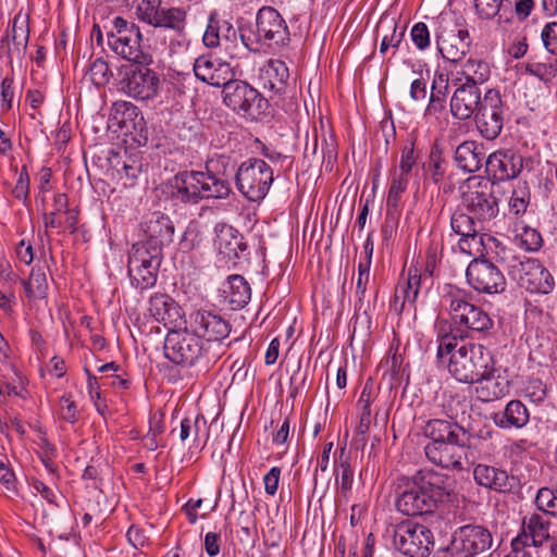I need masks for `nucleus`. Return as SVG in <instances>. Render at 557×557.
Masks as SVG:
<instances>
[{"label":"nucleus","instance_id":"obj_1","mask_svg":"<svg viewBox=\"0 0 557 557\" xmlns=\"http://www.w3.org/2000/svg\"><path fill=\"white\" fill-rule=\"evenodd\" d=\"M468 338V331H449L440 329L437 333L436 357L444 362L449 356L447 370L449 374L460 383L475 384L496 371L493 352L479 343H462L458 341Z\"/></svg>","mask_w":557,"mask_h":557},{"label":"nucleus","instance_id":"obj_2","mask_svg":"<svg viewBox=\"0 0 557 557\" xmlns=\"http://www.w3.org/2000/svg\"><path fill=\"white\" fill-rule=\"evenodd\" d=\"M423 433L431 442L424 447L426 458L446 469H462L471 435L457 423L442 419L426 422Z\"/></svg>","mask_w":557,"mask_h":557},{"label":"nucleus","instance_id":"obj_3","mask_svg":"<svg viewBox=\"0 0 557 557\" xmlns=\"http://www.w3.org/2000/svg\"><path fill=\"white\" fill-rule=\"evenodd\" d=\"M451 480L448 475L434 470H419L404 486H399L396 508L405 516L432 513L437 500L449 494Z\"/></svg>","mask_w":557,"mask_h":557},{"label":"nucleus","instance_id":"obj_4","mask_svg":"<svg viewBox=\"0 0 557 557\" xmlns=\"http://www.w3.org/2000/svg\"><path fill=\"white\" fill-rule=\"evenodd\" d=\"M164 356L181 367L208 371L223 354V346L205 342L191 329L171 330L164 341Z\"/></svg>","mask_w":557,"mask_h":557},{"label":"nucleus","instance_id":"obj_5","mask_svg":"<svg viewBox=\"0 0 557 557\" xmlns=\"http://www.w3.org/2000/svg\"><path fill=\"white\" fill-rule=\"evenodd\" d=\"M240 28L239 38L249 50L257 52L262 46L281 49L290 42V33L282 14L273 7L260 8L256 15V30Z\"/></svg>","mask_w":557,"mask_h":557},{"label":"nucleus","instance_id":"obj_6","mask_svg":"<svg viewBox=\"0 0 557 557\" xmlns=\"http://www.w3.org/2000/svg\"><path fill=\"white\" fill-rule=\"evenodd\" d=\"M461 206L480 223L491 221L498 214V199L490 178L472 176L460 187Z\"/></svg>","mask_w":557,"mask_h":557},{"label":"nucleus","instance_id":"obj_7","mask_svg":"<svg viewBox=\"0 0 557 557\" xmlns=\"http://www.w3.org/2000/svg\"><path fill=\"white\" fill-rule=\"evenodd\" d=\"M141 40L143 35L135 23L122 16L113 18L112 29L107 35V44L116 55L129 63H150L151 55L143 51Z\"/></svg>","mask_w":557,"mask_h":557},{"label":"nucleus","instance_id":"obj_8","mask_svg":"<svg viewBox=\"0 0 557 557\" xmlns=\"http://www.w3.org/2000/svg\"><path fill=\"white\" fill-rule=\"evenodd\" d=\"M148 65L149 63L135 62L121 65L117 71L119 90L137 100L157 97L160 78Z\"/></svg>","mask_w":557,"mask_h":557},{"label":"nucleus","instance_id":"obj_9","mask_svg":"<svg viewBox=\"0 0 557 557\" xmlns=\"http://www.w3.org/2000/svg\"><path fill=\"white\" fill-rule=\"evenodd\" d=\"M137 18L154 28L172 32L177 37L186 36L187 10L182 7H162V0H141L135 10Z\"/></svg>","mask_w":557,"mask_h":557},{"label":"nucleus","instance_id":"obj_10","mask_svg":"<svg viewBox=\"0 0 557 557\" xmlns=\"http://www.w3.org/2000/svg\"><path fill=\"white\" fill-rule=\"evenodd\" d=\"M273 170L262 159L251 158L237 169L235 183L240 194L249 201H260L273 183Z\"/></svg>","mask_w":557,"mask_h":557},{"label":"nucleus","instance_id":"obj_11","mask_svg":"<svg viewBox=\"0 0 557 557\" xmlns=\"http://www.w3.org/2000/svg\"><path fill=\"white\" fill-rule=\"evenodd\" d=\"M444 300L448 305V311L454 323L465 326V329L456 327L450 331H468V337L471 332L485 334L494 325L490 314L481 307H478L461 295L459 290L450 292L444 296Z\"/></svg>","mask_w":557,"mask_h":557},{"label":"nucleus","instance_id":"obj_12","mask_svg":"<svg viewBox=\"0 0 557 557\" xmlns=\"http://www.w3.org/2000/svg\"><path fill=\"white\" fill-rule=\"evenodd\" d=\"M508 274L521 288L532 294L547 295L555 287L553 275L537 259L512 257Z\"/></svg>","mask_w":557,"mask_h":557},{"label":"nucleus","instance_id":"obj_13","mask_svg":"<svg viewBox=\"0 0 557 557\" xmlns=\"http://www.w3.org/2000/svg\"><path fill=\"white\" fill-rule=\"evenodd\" d=\"M493 536L488 529L480 524H466L457 528L446 548V557H475L492 547Z\"/></svg>","mask_w":557,"mask_h":557},{"label":"nucleus","instance_id":"obj_14","mask_svg":"<svg viewBox=\"0 0 557 557\" xmlns=\"http://www.w3.org/2000/svg\"><path fill=\"white\" fill-rule=\"evenodd\" d=\"M222 94L224 104L242 115L255 116L267 108V100L257 89L234 77L223 86Z\"/></svg>","mask_w":557,"mask_h":557},{"label":"nucleus","instance_id":"obj_15","mask_svg":"<svg viewBox=\"0 0 557 557\" xmlns=\"http://www.w3.org/2000/svg\"><path fill=\"white\" fill-rule=\"evenodd\" d=\"M394 545L404 555L428 557L434 546V536L425 525L401 522L394 531Z\"/></svg>","mask_w":557,"mask_h":557},{"label":"nucleus","instance_id":"obj_16","mask_svg":"<svg viewBox=\"0 0 557 557\" xmlns=\"http://www.w3.org/2000/svg\"><path fill=\"white\" fill-rule=\"evenodd\" d=\"M506 108L502 95L496 89H488L483 96L482 106L475 113L476 128L487 140L497 138L504 127Z\"/></svg>","mask_w":557,"mask_h":557},{"label":"nucleus","instance_id":"obj_17","mask_svg":"<svg viewBox=\"0 0 557 557\" xmlns=\"http://www.w3.org/2000/svg\"><path fill=\"white\" fill-rule=\"evenodd\" d=\"M469 285L482 294H500L506 289V278L502 270L485 258L473 259L466 271Z\"/></svg>","mask_w":557,"mask_h":557},{"label":"nucleus","instance_id":"obj_18","mask_svg":"<svg viewBox=\"0 0 557 557\" xmlns=\"http://www.w3.org/2000/svg\"><path fill=\"white\" fill-rule=\"evenodd\" d=\"M523 157L513 149L497 150L485 161V172L495 182L510 181L519 176L523 170Z\"/></svg>","mask_w":557,"mask_h":557},{"label":"nucleus","instance_id":"obj_19","mask_svg":"<svg viewBox=\"0 0 557 557\" xmlns=\"http://www.w3.org/2000/svg\"><path fill=\"white\" fill-rule=\"evenodd\" d=\"M29 40V27L27 18L17 14L12 21L11 28L0 39V57H5L7 63L12 66L13 61H22L26 53Z\"/></svg>","mask_w":557,"mask_h":557},{"label":"nucleus","instance_id":"obj_20","mask_svg":"<svg viewBox=\"0 0 557 557\" xmlns=\"http://www.w3.org/2000/svg\"><path fill=\"white\" fill-rule=\"evenodd\" d=\"M190 329L205 342L222 345V339L231 332V324L215 312L197 310L190 314Z\"/></svg>","mask_w":557,"mask_h":557},{"label":"nucleus","instance_id":"obj_21","mask_svg":"<svg viewBox=\"0 0 557 557\" xmlns=\"http://www.w3.org/2000/svg\"><path fill=\"white\" fill-rule=\"evenodd\" d=\"M435 37L438 52L445 60L451 63L462 60L470 49L471 39L467 29L455 28L447 30L443 28L436 33Z\"/></svg>","mask_w":557,"mask_h":557},{"label":"nucleus","instance_id":"obj_22","mask_svg":"<svg viewBox=\"0 0 557 557\" xmlns=\"http://www.w3.org/2000/svg\"><path fill=\"white\" fill-rule=\"evenodd\" d=\"M194 73L198 79L214 87H223L234 77L230 63L211 54H203L195 60Z\"/></svg>","mask_w":557,"mask_h":557},{"label":"nucleus","instance_id":"obj_23","mask_svg":"<svg viewBox=\"0 0 557 557\" xmlns=\"http://www.w3.org/2000/svg\"><path fill=\"white\" fill-rule=\"evenodd\" d=\"M428 283V276L422 275V272L416 268L410 267L406 277H401L396 286L395 296L391 302V307L396 313L400 314L405 306H413L418 299L419 292L423 285Z\"/></svg>","mask_w":557,"mask_h":557},{"label":"nucleus","instance_id":"obj_24","mask_svg":"<svg viewBox=\"0 0 557 557\" xmlns=\"http://www.w3.org/2000/svg\"><path fill=\"white\" fill-rule=\"evenodd\" d=\"M549 515L532 512L523 517L522 531L513 540H520L522 549L540 547L550 537Z\"/></svg>","mask_w":557,"mask_h":557},{"label":"nucleus","instance_id":"obj_25","mask_svg":"<svg viewBox=\"0 0 557 557\" xmlns=\"http://www.w3.org/2000/svg\"><path fill=\"white\" fill-rule=\"evenodd\" d=\"M480 88L473 84H461L450 99V112L458 120L471 117L482 106Z\"/></svg>","mask_w":557,"mask_h":557},{"label":"nucleus","instance_id":"obj_26","mask_svg":"<svg viewBox=\"0 0 557 557\" xmlns=\"http://www.w3.org/2000/svg\"><path fill=\"white\" fill-rule=\"evenodd\" d=\"M140 226L146 235V240L153 245L156 244L163 248V246L171 244L173 240L174 224L168 215L159 211L147 214Z\"/></svg>","mask_w":557,"mask_h":557},{"label":"nucleus","instance_id":"obj_27","mask_svg":"<svg viewBox=\"0 0 557 557\" xmlns=\"http://www.w3.org/2000/svg\"><path fill=\"white\" fill-rule=\"evenodd\" d=\"M473 476L479 485L499 493H508L517 485V479L513 475L487 465H478L473 470Z\"/></svg>","mask_w":557,"mask_h":557},{"label":"nucleus","instance_id":"obj_28","mask_svg":"<svg viewBox=\"0 0 557 557\" xmlns=\"http://www.w3.org/2000/svg\"><path fill=\"white\" fill-rule=\"evenodd\" d=\"M214 230L216 234L215 245L219 252L227 261L238 259L239 253L247 248L243 235L236 228L225 223L216 224Z\"/></svg>","mask_w":557,"mask_h":557},{"label":"nucleus","instance_id":"obj_29","mask_svg":"<svg viewBox=\"0 0 557 557\" xmlns=\"http://www.w3.org/2000/svg\"><path fill=\"white\" fill-rule=\"evenodd\" d=\"M478 223L480 222L472 214L470 215V213L460 209L456 210L450 216V227L460 236L459 247L465 252L470 253V242L482 244Z\"/></svg>","mask_w":557,"mask_h":557},{"label":"nucleus","instance_id":"obj_30","mask_svg":"<svg viewBox=\"0 0 557 557\" xmlns=\"http://www.w3.org/2000/svg\"><path fill=\"white\" fill-rule=\"evenodd\" d=\"M304 157L311 161L332 163L337 158V145L333 135H326L322 129L319 135L314 129L312 138L307 139Z\"/></svg>","mask_w":557,"mask_h":557},{"label":"nucleus","instance_id":"obj_31","mask_svg":"<svg viewBox=\"0 0 557 557\" xmlns=\"http://www.w3.org/2000/svg\"><path fill=\"white\" fill-rule=\"evenodd\" d=\"M454 158L457 166L468 173L478 172L487 159L484 146L474 140L461 143L456 148Z\"/></svg>","mask_w":557,"mask_h":557},{"label":"nucleus","instance_id":"obj_32","mask_svg":"<svg viewBox=\"0 0 557 557\" xmlns=\"http://www.w3.org/2000/svg\"><path fill=\"white\" fill-rule=\"evenodd\" d=\"M162 258V247L153 245L148 240H143L133 245L128 255V262H133V270L138 274L139 267L145 268V264L150 270H159Z\"/></svg>","mask_w":557,"mask_h":557},{"label":"nucleus","instance_id":"obj_33","mask_svg":"<svg viewBox=\"0 0 557 557\" xmlns=\"http://www.w3.org/2000/svg\"><path fill=\"white\" fill-rule=\"evenodd\" d=\"M149 312L164 325L172 324L180 318V307L165 294H154L150 297Z\"/></svg>","mask_w":557,"mask_h":557},{"label":"nucleus","instance_id":"obj_34","mask_svg":"<svg viewBox=\"0 0 557 557\" xmlns=\"http://www.w3.org/2000/svg\"><path fill=\"white\" fill-rule=\"evenodd\" d=\"M289 71L285 62L270 60L262 74L264 88H269L275 95H283L286 89Z\"/></svg>","mask_w":557,"mask_h":557},{"label":"nucleus","instance_id":"obj_35","mask_svg":"<svg viewBox=\"0 0 557 557\" xmlns=\"http://www.w3.org/2000/svg\"><path fill=\"white\" fill-rule=\"evenodd\" d=\"M225 301L232 310L244 308L250 300L251 290L247 281L242 275H231L227 280V288L223 290Z\"/></svg>","mask_w":557,"mask_h":557},{"label":"nucleus","instance_id":"obj_36","mask_svg":"<svg viewBox=\"0 0 557 557\" xmlns=\"http://www.w3.org/2000/svg\"><path fill=\"white\" fill-rule=\"evenodd\" d=\"M199 175L200 172L185 171L173 177L172 187L180 199L193 203L199 201Z\"/></svg>","mask_w":557,"mask_h":557},{"label":"nucleus","instance_id":"obj_37","mask_svg":"<svg viewBox=\"0 0 557 557\" xmlns=\"http://www.w3.org/2000/svg\"><path fill=\"white\" fill-rule=\"evenodd\" d=\"M199 200L203 198H226L231 193L230 183L210 172H200L199 175Z\"/></svg>","mask_w":557,"mask_h":557},{"label":"nucleus","instance_id":"obj_38","mask_svg":"<svg viewBox=\"0 0 557 557\" xmlns=\"http://www.w3.org/2000/svg\"><path fill=\"white\" fill-rule=\"evenodd\" d=\"M529 410L527 409L524 404L521 403L520 400H510L505 407V410L500 419H495V423L498 426L505 429H520L529 422Z\"/></svg>","mask_w":557,"mask_h":557},{"label":"nucleus","instance_id":"obj_39","mask_svg":"<svg viewBox=\"0 0 557 557\" xmlns=\"http://www.w3.org/2000/svg\"><path fill=\"white\" fill-rule=\"evenodd\" d=\"M448 91V77L443 73H436L431 88L426 114H435L445 109L446 94Z\"/></svg>","mask_w":557,"mask_h":557},{"label":"nucleus","instance_id":"obj_40","mask_svg":"<svg viewBox=\"0 0 557 557\" xmlns=\"http://www.w3.org/2000/svg\"><path fill=\"white\" fill-rule=\"evenodd\" d=\"M383 30L384 34L382 36L380 52L385 53L389 48L395 50L398 49L403 38L405 36L406 28L404 26H399L395 21H382L376 32Z\"/></svg>","mask_w":557,"mask_h":557},{"label":"nucleus","instance_id":"obj_41","mask_svg":"<svg viewBox=\"0 0 557 557\" xmlns=\"http://www.w3.org/2000/svg\"><path fill=\"white\" fill-rule=\"evenodd\" d=\"M460 74L466 79L463 84H473L478 87V85L485 83L490 78L491 70L487 62L469 58L462 65Z\"/></svg>","mask_w":557,"mask_h":557},{"label":"nucleus","instance_id":"obj_42","mask_svg":"<svg viewBox=\"0 0 557 557\" xmlns=\"http://www.w3.org/2000/svg\"><path fill=\"white\" fill-rule=\"evenodd\" d=\"M22 284L28 299H44L47 296L48 282L45 271L41 268H33L28 280Z\"/></svg>","mask_w":557,"mask_h":557},{"label":"nucleus","instance_id":"obj_43","mask_svg":"<svg viewBox=\"0 0 557 557\" xmlns=\"http://www.w3.org/2000/svg\"><path fill=\"white\" fill-rule=\"evenodd\" d=\"M389 176L391 184L386 198V208L387 214H394L399 211L401 196L407 190L410 180L392 172H389Z\"/></svg>","mask_w":557,"mask_h":557},{"label":"nucleus","instance_id":"obj_44","mask_svg":"<svg viewBox=\"0 0 557 557\" xmlns=\"http://www.w3.org/2000/svg\"><path fill=\"white\" fill-rule=\"evenodd\" d=\"M138 108L128 101H116L111 109V117L120 128L128 129L135 126V120L139 116Z\"/></svg>","mask_w":557,"mask_h":557},{"label":"nucleus","instance_id":"obj_45","mask_svg":"<svg viewBox=\"0 0 557 557\" xmlns=\"http://www.w3.org/2000/svg\"><path fill=\"white\" fill-rule=\"evenodd\" d=\"M345 448L341 449L339 460L336 462V483L338 484L342 495L347 498L348 493L352 488L354 471L351 469L349 458L345 457Z\"/></svg>","mask_w":557,"mask_h":557},{"label":"nucleus","instance_id":"obj_46","mask_svg":"<svg viewBox=\"0 0 557 557\" xmlns=\"http://www.w3.org/2000/svg\"><path fill=\"white\" fill-rule=\"evenodd\" d=\"M493 375L480 380L479 386L475 387L476 396L482 401H492L502 398L507 393V385L493 380Z\"/></svg>","mask_w":557,"mask_h":557},{"label":"nucleus","instance_id":"obj_47","mask_svg":"<svg viewBox=\"0 0 557 557\" xmlns=\"http://www.w3.org/2000/svg\"><path fill=\"white\" fill-rule=\"evenodd\" d=\"M69 207L67 196L63 193H59L54 195L53 198V210L47 212L44 209L42 218L44 225L47 228H60L63 225V221L61 219V214L65 213Z\"/></svg>","mask_w":557,"mask_h":557},{"label":"nucleus","instance_id":"obj_48","mask_svg":"<svg viewBox=\"0 0 557 557\" xmlns=\"http://www.w3.org/2000/svg\"><path fill=\"white\" fill-rule=\"evenodd\" d=\"M418 157L419 154L414 150V141H408L401 148L399 164L394 166L391 172L410 180L412 171L417 166Z\"/></svg>","mask_w":557,"mask_h":557},{"label":"nucleus","instance_id":"obj_49","mask_svg":"<svg viewBox=\"0 0 557 557\" xmlns=\"http://www.w3.org/2000/svg\"><path fill=\"white\" fill-rule=\"evenodd\" d=\"M423 169L425 175L430 176L433 183L438 184L443 181L446 173V161L437 148L431 150L429 160L423 164Z\"/></svg>","mask_w":557,"mask_h":557},{"label":"nucleus","instance_id":"obj_50","mask_svg":"<svg viewBox=\"0 0 557 557\" xmlns=\"http://www.w3.org/2000/svg\"><path fill=\"white\" fill-rule=\"evenodd\" d=\"M139 267V272L136 274L133 270V262H128V275L131 277L132 284L139 289H148L154 286L158 277L159 270H150L148 265L145 264Z\"/></svg>","mask_w":557,"mask_h":557},{"label":"nucleus","instance_id":"obj_51","mask_svg":"<svg viewBox=\"0 0 557 557\" xmlns=\"http://www.w3.org/2000/svg\"><path fill=\"white\" fill-rule=\"evenodd\" d=\"M535 505L542 513L557 517V490L541 487L535 496Z\"/></svg>","mask_w":557,"mask_h":557},{"label":"nucleus","instance_id":"obj_52","mask_svg":"<svg viewBox=\"0 0 557 557\" xmlns=\"http://www.w3.org/2000/svg\"><path fill=\"white\" fill-rule=\"evenodd\" d=\"M200 420H202V424L206 425L205 418L200 416H197L195 419L184 418L181 421L178 437L182 442L190 441L194 446H198L197 442Z\"/></svg>","mask_w":557,"mask_h":557},{"label":"nucleus","instance_id":"obj_53","mask_svg":"<svg viewBox=\"0 0 557 557\" xmlns=\"http://www.w3.org/2000/svg\"><path fill=\"white\" fill-rule=\"evenodd\" d=\"M89 76L97 87L106 86L112 77L108 62L102 58H97L89 67Z\"/></svg>","mask_w":557,"mask_h":557},{"label":"nucleus","instance_id":"obj_54","mask_svg":"<svg viewBox=\"0 0 557 557\" xmlns=\"http://www.w3.org/2000/svg\"><path fill=\"white\" fill-rule=\"evenodd\" d=\"M221 22L215 17V14H211L202 37L203 45L208 48H216L221 41Z\"/></svg>","mask_w":557,"mask_h":557},{"label":"nucleus","instance_id":"obj_55","mask_svg":"<svg viewBox=\"0 0 557 557\" xmlns=\"http://www.w3.org/2000/svg\"><path fill=\"white\" fill-rule=\"evenodd\" d=\"M370 280V269L364 265H358V277L356 282V308L361 310L364 308V298L367 293V285Z\"/></svg>","mask_w":557,"mask_h":557},{"label":"nucleus","instance_id":"obj_56","mask_svg":"<svg viewBox=\"0 0 557 557\" xmlns=\"http://www.w3.org/2000/svg\"><path fill=\"white\" fill-rule=\"evenodd\" d=\"M524 396L534 404L544 401L547 396L546 385L539 379H531L524 387Z\"/></svg>","mask_w":557,"mask_h":557},{"label":"nucleus","instance_id":"obj_57","mask_svg":"<svg viewBox=\"0 0 557 557\" xmlns=\"http://www.w3.org/2000/svg\"><path fill=\"white\" fill-rule=\"evenodd\" d=\"M530 202V193L527 188L513 189L509 200L510 211L515 215L524 213Z\"/></svg>","mask_w":557,"mask_h":557},{"label":"nucleus","instance_id":"obj_58","mask_svg":"<svg viewBox=\"0 0 557 557\" xmlns=\"http://www.w3.org/2000/svg\"><path fill=\"white\" fill-rule=\"evenodd\" d=\"M59 416L66 422L72 424L78 420V409L71 396L63 395L59 400Z\"/></svg>","mask_w":557,"mask_h":557},{"label":"nucleus","instance_id":"obj_59","mask_svg":"<svg viewBox=\"0 0 557 557\" xmlns=\"http://www.w3.org/2000/svg\"><path fill=\"white\" fill-rule=\"evenodd\" d=\"M476 14L481 18H493L502 9V0H473Z\"/></svg>","mask_w":557,"mask_h":557},{"label":"nucleus","instance_id":"obj_60","mask_svg":"<svg viewBox=\"0 0 557 557\" xmlns=\"http://www.w3.org/2000/svg\"><path fill=\"white\" fill-rule=\"evenodd\" d=\"M541 39L546 51L557 55V22L547 23L541 32Z\"/></svg>","mask_w":557,"mask_h":557},{"label":"nucleus","instance_id":"obj_61","mask_svg":"<svg viewBox=\"0 0 557 557\" xmlns=\"http://www.w3.org/2000/svg\"><path fill=\"white\" fill-rule=\"evenodd\" d=\"M527 71L539 77L541 81H547L549 77H555L557 75V59H555L549 64L543 63H533L527 66Z\"/></svg>","mask_w":557,"mask_h":557},{"label":"nucleus","instance_id":"obj_62","mask_svg":"<svg viewBox=\"0 0 557 557\" xmlns=\"http://www.w3.org/2000/svg\"><path fill=\"white\" fill-rule=\"evenodd\" d=\"M428 79L429 72H426V77H424L422 73H419V77L412 79L410 84V98L413 101H424L426 99Z\"/></svg>","mask_w":557,"mask_h":557},{"label":"nucleus","instance_id":"obj_63","mask_svg":"<svg viewBox=\"0 0 557 557\" xmlns=\"http://www.w3.org/2000/svg\"><path fill=\"white\" fill-rule=\"evenodd\" d=\"M411 39L419 50H424L430 46V32L428 26L419 22L411 29Z\"/></svg>","mask_w":557,"mask_h":557},{"label":"nucleus","instance_id":"obj_64","mask_svg":"<svg viewBox=\"0 0 557 557\" xmlns=\"http://www.w3.org/2000/svg\"><path fill=\"white\" fill-rule=\"evenodd\" d=\"M15 475L3 459H0V484L3 493H15Z\"/></svg>","mask_w":557,"mask_h":557}]
</instances>
